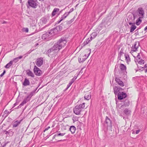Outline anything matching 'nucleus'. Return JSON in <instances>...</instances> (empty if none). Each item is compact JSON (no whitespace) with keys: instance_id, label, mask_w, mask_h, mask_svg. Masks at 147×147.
<instances>
[{"instance_id":"1","label":"nucleus","mask_w":147,"mask_h":147,"mask_svg":"<svg viewBox=\"0 0 147 147\" xmlns=\"http://www.w3.org/2000/svg\"><path fill=\"white\" fill-rule=\"evenodd\" d=\"M66 43L65 38H61L54 44L53 47L57 51H59L65 46Z\"/></svg>"},{"instance_id":"2","label":"nucleus","mask_w":147,"mask_h":147,"mask_svg":"<svg viewBox=\"0 0 147 147\" xmlns=\"http://www.w3.org/2000/svg\"><path fill=\"white\" fill-rule=\"evenodd\" d=\"M144 11L142 7H139L136 11L133 14L134 19H135L138 17L143 18L144 17Z\"/></svg>"},{"instance_id":"3","label":"nucleus","mask_w":147,"mask_h":147,"mask_svg":"<svg viewBox=\"0 0 147 147\" xmlns=\"http://www.w3.org/2000/svg\"><path fill=\"white\" fill-rule=\"evenodd\" d=\"M85 107V103L76 106L74 110V113L76 115L80 114L81 112Z\"/></svg>"},{"instance_id":"4","label":"nucleus","mask_w":147,"mask_h":147,"mask_svg":"<svg viewBox=\"0 0 147 147\" xmlns=\"http://www.w3.org/2000/svg\"><path fill=\"white\" fill-rule=\"evenodd\" d=\"M28 3L30 6L34 8H36L38 6L37 0H28Z\"/></svg>"},{"instance_id":"5","label":"nucleus","mask_w":147,"mask_h":147,"mask_svg":"<svg viewBox=\"0 0 147 147\" xmlns=\"http://www.w3.org/2000/svg\"><path fill=\"white\" fill-rule=\"evenodd\" d=\"M34 72L35 75L38 76H41L42 74V71L40 69L37 67L36 65L34 67Z\"/></svg>"},{"instance_id":"6","label":"nucleus","mask_w":147,"mask_h":147,"mask_svg":"<svg viewBox=\"0 0 147 147\" xmlns=\"http://www.w3.org/2000/svg\"><path fill=\"white\" fill-rule=\"evenodd\" d=\"M127 96L126 94L123 92H119L118 93L117 97L119 100H122L126 98Z\"/></svg>"},{"instance_id":"7","label":"nucleus","mask_w":147,"mask_h":147,"mask_svg":"<svg viewBox=\"0 0 147 147\" xmlns=\"http://www.w3.org/2000/svg\"><path fill=\"white\" fill-rule=\"evenodd\" d=\"M139 45V42H135L134 45L132 46L131 51V53H133L134 52L137 51Z\"/></svg>"},{"instance_id":"8","label":"nucleus","mask_w":147,"mask_h":147,"mask_svg":"<svg viewBox=\"0 0 147 147\" xmlns=\"http://www.w3.org/2000/svg\"><path fill=\"white\" fill-rule=\"evenodd\" d=\"M32 96V93H31L30 94L28 95L26 98L24 99L22 102L21 103V105H24L29 101Z\"/></svg>"},{"instance_id":"9","label":"nucleus","mask_w":147,"mask_h":147,"mask_svg":"<svg viewBox=\"0 0 147 147\" xmlns=\"http://www.w3.org/2000/svg\"><path fill=\"white\" fill-rule=\"evenodd\" d=\"M140 57L139 53H138L136 59H135V61L136 62L137 61L139 64L142 65L144 63V61L142 59H140Z\"/></svg>"},{"instance_id":"10","label":"nucleus","mask_w":147,"mask_h":147,"mask_svg":"<svg viewBox=\"0 0 147 147\" xmlns=\"http://www.w3.org/2000/svg\"><path fill=\"white\" fill-rule=\"evenodd\" d=\"M57 32V30L56 28H54L51 29L48 32L49 36L51 37L54 36Z\"/></svg>"},{"instance_id":"11","label":"nucleus","mask_w":147,"mask_h":147,"mask_svg":"<svg viewBox=\"0 0 147 147\" xmlns=\"http://www.w3.org/2000/svg\"><path fill=\"white\" fill-rule=\"evenodd\" d=\"M43 63V60L42 58H38L36 62V65L38 67L40 66Z\"/></svg>"},{"instance_id":"12","label":"nucleus","mask_w":147,"mask_h":147,"mask_svg":"<svg viewBox=\"0 0 147 147\" xmlns=\"http://www.w3.org/2000/svg\"><path fill=\"white\" fill-rule=\"evenodd\" d=\"M22 119L20 121L17 120L14 122L12 124L13 127H18L19 125L20 124L21 122L22 121Z\"/></svg>"},{"instance_id":"13","label":"nucleus","mask_w":147,"mask_h":147,"mask_svg":"<svg viewBox=\"0 0 147 147\" xmlns=\"http://www.w3.org/2000/svg\"><path fill=\"white\" fill-rule=\"evenodd\" d=\"M56 51H57L53 47V46L48 50L47 52V53L50 55L51 53H52L53 54H54Z\"/></svg>"},{"instance_id":"14","label":"nucleus","mask_w":147,"mask_h":147,"mask_svg":"<svg viewBox=\"0 0 147 147\" xmlns=\"http://www.w3.org/2000/svg\"><path fill=\"white\" fill-rule=\"evenodd\" d=\"M115 80L118 84L120 86L122 87L124 86V85L123 82L121 81L119 78H115Z\"/></svg>"},{"instance_id":"15","label":"nucleus","mask_w":147,"mask_h":147,"mask_svg":"<svg viewBox=\"0 0 147 147\" xmlns=\"http://www.w3.org/2000/svg\"><path fill=\"white\" fill-rule=\"evenodd\" d=\"M105 123L108 127H111V121L107 117H106L105 120Z\"/></svg>"},{"instance_id":"16","label":"nucleus","mask_w":147,"mask_h":147,"mask_svg":"<svg viewBox=\"0 0 147 147\" xmlns=\"http://www.w3.org/2000/svg\"><path fill=\"white\" fill-rule=\"evenodd\" d=\"M51 37L48 32L43 34L42 36V38L43 39H47Z\"/></svg>"},{"instance_id":"17","label":"nucleus","mask_w":147,"mask_h":147,"mask_svg":"<svg viewBox=\"0 0 147 147\" xmlns=\"http://www.w3.org/2000/svg\"><path fill=\"white\" fill-rule=\"evenodd\" d=\"M84 56H80L78 58V61L80 63L83 62L87 59V57L84 58Z\"/></svg>"},{"instance_id":"18","label":"nucleus","mask_w":147,"mask_h":147,"mask_svg":"<svg viewBox=\"0 0 147 147\" xmlns=\"http://www.w3.org/2000/svg\"><path fill=\"white\" fill-rule=\"evenodd\" d=\"M69 130L72 134H74L75 133L76 130V128L74 126H71L70 127Z\"/></svg>"},{"instance_id":"19","label":"nucleus","mask_w":147,"mask_h":147,"mask_svg":"<svg viewBox=\"0 0 147 147\" xmlns=\"http://www.w3.org/2000/svg\"><path fill=\"white\" fill-rule=\"evenodd\" d=\"M30 82L29 80L26 78H25L24 81L23 83V84L24 86H27L30 84Z\"/></svg>"},{"instance_id":"20","label":"nucleus","mask_w":147,"mask_h":147,"mask_svg":"<svg viewBox=\"0 0 147 147\" xmlns=\"http://www.w3.org/2000/svg\"><path fill=\"white\" fill-rule=\"evenodd\" d=\"M22 56H20L18 57L14 58L12 61H13V63L14 62L15 63H16V62L18 61L19 59H21L22 58Z\"/></svg>"},{"instance_id":"21","label":"nucleus","mask_w":147,"mask_h":147,"mask_svg":"<svg viewBox=\"0 0 147 147\" xmlns=\"http://www.w3.org/2000/svg\"><path fill=\"white\" fill-rule=\"evenodd\" d=\"M123 113L126 115H129L131 113V111L127 109H125L123 111Z\"/></svg>"},{"instance_id":"22","label":"nucleus","mask_w":147,"mask_h":147,"mask_svg":"<svg viewBox=\"0 0 147 147\" xmlns=\"http://www.w3.org/2000/svg\"><path fill=\"white\" fill-rule=\"evenodd\" d=\"M59 9L57 8H55L52 13V16H54L56 14V12L59 11Z\"/></svg>"},{"instance_id":"23","label":"nucleus","mask_w":147,"mask_h":147,"mask_svg":"<svg viewBox=\"0 0 147 147\" xmlns=\"http://www.w3.org/2000/svg\"><path fill=\"white\" fill-rule=\"evenodd\" d=\"M124 56L127 62H129L130 61V58L129 57V55L127 54H125Z\"/></svg>"},{"instance_id":"24","label":"nucleus","mask_w":147,"mask_h":147,"mask_svg":"<svg viewBox=\"0 0 147 147\" xmlns=\"http://www.w3.org/2000/svg\"><path fill=\"white\" fill-rule=\"evenodd\" d=\"M91 40H90L89 38H88L82 44V45H83V46H85L87 44H88L90 42Z\"/></svg>"},{"instance_id":"25","label":"nucleus","mask_w":147,"mask_h":147,"mask_svg":"<svg viewBox=\"0 0 147 147\" xmlns=\"http://www.w3.org/2000/svg\"><path fill=\"white\" fill-rule=\"evenodd\" d=\"M84 98L85 99L89 100L91 98V95L89 93H86L84 96Z\"/></svg>"},{"instance_id":"26","label":"nucleus","mask_w":147,"mask_h":147,"mask_svg":"<svg viewBox=\"0 0 147 147\" xmlns=\"http://www.w3.org/2000/svg\"><path fill=\"white\" fill-rule=\"evenodd\" d=\"M13 63V61H10L5 66V67L7 69L9 68V67L12 65Z\"/></svg>"},{"instance_id":"27","label":"nucleus","mask_w":147,"mask_h":147,"mask_svg":"<svg viewBox=\"0 0 147 147\" xmlns=\"http://www.w3.org/2000/svg\"><path fill=\"white\" fill-rule=\"evenodd\" d=\"M138 19L136 20V24L137 25H139L142 22V20L141 19L142 18H140V17H138Z\"/></svg>"},{"instance_id":"28","label":"nucleus","mask_w":147,"mask_h":147,"mask_svg":"<svg viewBox=\"0 0 147 147\" xmlns=\"http://www.w3.org/2000/svg\"><path fill=\"white\" fill-rule=\"evenodd\" d=\"M140 68H139V69L140 70L141 69H142V70H144L146 73L147 72V65L146 64H145L144 67H142L140 66Z\"/></svg>"},{"instance_id":"29","label":"nucleus","mask_w":147,"mask_h":147,"mask_svg":"<svg viewBox=\"0 0 147 147\" xmlns=\"http://www.w3.org/2000/svg\"><path fill=\"white\" fill-rule=\"evenodd\" d=\"M136 26L135 24H133L130 27V32H132L136 28Z\"/></svg>"},{"instance_id":"30","label":"nucleus","mask_w":147,"mask_h":147,"mask_svg":"<svg viewBox=\"0 0 147 147\" xmlns=\"http://www.w3.org/2000/svg\"><path fill=\"white\" fill-rule=\"evenodd\" d=\"M120 68L122 70H126V67L123 64H120Z\"/></svg>"},{"instance_id":"31","label":"nucleus","mask_w":147,"mask_h":147,"mask_svg":"<svg viewBox=\"0 0 147 147\" xmlns=\"http://www.w3.org/2000/svg\"><path fill=\"white\" fill-rule=\"evenodd\" d=\"M97 36V33L96 32H93L91 35L90 39L92 40V39L95 38Z\"/></svg>"},{"instance_id":"32","label":"nucleus","mask_w":147,"mask_h":147,"mask_svg":"<svg viewBox=\"0 0 147 147\" xmlns=\"http://www.w3.org/2000/svg\"><path fill=\"white\" fill-rule=\"evenodd\" d=\"M27 74L29 76H31L32 77H34V75L33 73L30 70H28L27 71Z\"/></svg>"},{"instance_id":"33","label":"nucleus","mask_w":147,"mask_h":147,"mask_svg":"<svg viewBox=\"0 0 147 147\" xmlns=\"http://www.w3.org/2000/svg\"><path fill=\"white\" fill-rule=\"evenodd\" d=\"M68 15L66 13V12L62 16L60 19L62 21Z\"/></svg>"},{"instance_id":"34","label":"nucleus","mask_w":147,"mask_h":147,"mask_svg":"<svg viewBox=\"0 0 147 147\" xmlns=\"http://www.w3.org/2000/svg\"><path fill=\"white\" fill-rule=\"evenodd\" d=\"M114 92L115 94L116 95L117 94H118V92L119 91V90H118V88L117 87L115 86L114 88Z\"/></svg>"},{"instance_id":"35","label":"nucleus","mask_w":147,"mask_h":147,"mask_svg":"<svg viewBox=\"0 0 147 147\" xmlns=\"http://www.w3.org/2000/svg\"><path fill=\"white\" fill-rule=\"evenodd\" d=\"M87 51H88V52H89L88 55H87L86 54H85L84 55V56L86 57H87V58L89 56L90 54L91 50L90 49H87Z\"/></svg>"},{"instance_id":"36","label":"nucleus","mask_w":147,"mask_h":147,"mask_svg":"<svg viewBox=\"0 0 147 147\" xmlns=\"http://www.w3.org/2000/svg\"><path fill=\"white\" fill-rule=\"evenodd\" d=\"M74 20L73 19L69 21H67L66 23L67 24H70L74 21Z\"/></svg>"},{"instance_id":"37","label":"nucleus","mask_w":147,"mask_h":147,"mask_svg":"<svg viewBox=\"0 0 147 147\" xmlns=\"http://www.w3.org/2000/svg\"><path fill=\"white\" fill-rule=\"evenodd\" d=\"M124 104L126 106H128L129 104V102L128 100H126L125 101Z\"/></svg>"},{"instance_id":"38","label":"nucleus","mask_w":147,"mask_h":147,"mask_svg":"<svg viewBox=\"0 0 147 147\" xmlns=\"http://www.w3.org/2000/svg\"><path fill=\"white\" fill-rule=\"evenodd\" d=\"M74 10L73 8H72L69 11V12H66V13L68 15L69 14L72 12Z\"/></svg>"},{"instance_id":"39","label":"nucleus","mask_w":147,"mask_h":147,"mask_svg":"<svg viewBox=\"0 0 147 147\" xmlns=\"http://www.w3.org/2000/svg\"><path fill=\"white\" fill-rule=\"evenodd\" d=\"M65 134V133H59L57 134V136H64Z\"/></svg>"},{"instance_id":"40","label":"nucleus","mask_w":147,"mask_h":147,"mask_svg":"<svg viewBox=\"0 0 147 147\" xmlns=\"http://www.w3.org/2000/svg\"><path fill=\"white\" fill-rule=\"evenodd\" d=\"M123 53V51L122 49H121L120 53L119 54V56H121Z\"/></svg>"},{"instance_id":"41","label":"nucleus","mask_w":147,"mask_h":147,"mask_svg":"<svg viewBox=\"0 0 147 147\" xmlns=\"http://www.w3.org/2000/svg\"><path fill=\"white\" fill-rule=\"evenodd\" d=\"M75 80H76V78H74L71 79V82H70L72 84L74 82Z\"/></svg>"},{"instance_id":"42","label":"nucleus","mask_w":147,"mask_h":147,"mask_svg":"<svg viewBox=\"0 0 147 147\" xmlns=\"http://www.w3.org/2000/svg\"><path fill=\"white\" fill-rule=\"evenodd\" d=\"M72 84L71 83L69 82V84L67 85V89H68L70 86Z\"/></svg>"},{"instance_id":"43","label":"nucleus","mask_w":147,"mask_h":147,"mask_svg":"<svg viewBox=\"0 0 147 147\" xmlns=\"http://www.w3.org/2000/svg\"><path fill=\"white\" fill-rule=\"evenodd\" d=\"M18 103H19V102H16L14 104L13 106V108L14 107H15V106H16L17 105H18Z\"/></svg>"},{"instance_id":"44","label":"nucleus","mask_w":147,"mask_h":147,"mask_svg":"<svg viewBox=\"0 0 147 147\" xmlns=\"http://www.w3.org/2000/svg\"><path fill=\"white\" fill-rule=\"evenodd\" d=\"M5 70H4V71H3V73H2L1 75H0V76L1 77H2L3 76V75H4V74H5Z\"/></svg>"},{"instance_id":"45","label":"nucleus","mask_w":147,"mask_h":147,"mask_svg":"<svg viewBox=\"0 0 147 147\" xmlns=\"http://www.w3.org/2000/svg\"><path fill=\"white\" fill-rule=\"evenodd\" d=\"M8 142H7L6 143H5V144H3V145H2V147H5L7 145V144L8 143Z\"/></svg>"},{"instance_id":"46","label":"nucleus","mask_w":147,"mask_h":147,"mask_svg":"<svg viewBox=\"0 0 147 147\" xmlns=\"http://www.w3.org/2000/svg\"><path fill=\"white\" fill-rule=\"evenodd\" d=\"M140 131V129L136 130V134H138L139 133V132Z\"/></svg>"},{"instance_id":"47","label":"nucleus","mask_w":147,"mask_h":147,"mask_svg":"<svg viewBox=\"0 0 147 147\" xmlns=\"http://www.w3.org/2000/svg\"><path fill=\"white\" fill-rule=\"evenodd\" d=\"M23 105H21V103L20 104V105L18 106L16 109H17L18 108H20L22 106H23Z\"/></svg>"},{"instance_id":"48","label":"nucleus","mask_w":147,"mask_h":147,"mask_svg":"<svg viewBox=\"0 0 147 147\" xmlns=\"http://www.w3.org/2000/svg\"><path fill=\"white\" fill-rule=\"evenodd\" d=\"M50 128V126L48 127L47 128L45 129L44 131H46L47 130Z\"/></svg>"},{"instance_id":"49","label":"nucleus","mask_w":147,"mask_h":147,"mask_svg":"<svg viewBox=\"0 0 147 147\" xmlns=\"http://www.w3.org/2000/svg\"><path fill=\"white\" fill-rule=\"evenodd\" d=\"M25 31L26 32H28V28H25Z\"/></svg>"},{"instance_id":"50","label":"nucleus","mask_w":147,"mask_h":147,"mask_svg":"<svg viewBox=\"0 0 147 147\" xmlns=\"http://www.w3.org/2000/svg\"><path fill=\"white\" fill-rule=\"evenodd\" d=\"M5 134H9V132L8 131H5Z\"/></svg>"},{"instance_id":"51","label":"nucleus","mask_w":147,"mask_h":147,"mask_svg":"<svg viewBox=\"0 0 147 147\" xmlns=\"http://www.w3.org/2000/svg\"><path fill=\"white\" fill-rule=\"evenodd\" d=\"M129 25H131V26H132L133 24H134L133 23H131V22H129Z\"/></svg>"},{"instance_id":"52","label":"nucleus","mask_w":147,"mask_h":147,"mask_svg":"<svg viewBox=\"0 0 147 147\" xmlns=\"http://www.w3.org/2000/svg\"><path fill=\"white\" fill-rule=\"evenodd\" d=\"M144 30L145 31H147V26L145 28Z\"/></svg>"},{"instance_id":"53","label":"nucleus","mask_w":147,"mask_h":147,"mask_svg":"<svg viewBox=\"0 0 147 147\" xmlns=\"http://www.w3.org/2000/svg\"><path fill=\"white\" fill-rule=\"evenodd\" d=\"M62 20H61V19H60V20L58 21V23H59Z\"/></svg>"},{"instance_id":"54","label":"nucleus","mask_w":147,"mask_h":147,"mask_svg":"<svg viewBox=\"0 0 147 147\" xmlns=\"http://www.w3.org/2000/svg\"><path fill=\"white\" fill-rule=\"evenodd\" d=\"M117 108L118 110H119V109H120V108H119V107H117Z\"/></svg>"},{"instance_id":"55","label":"nucleus","mask_w":147,"mask_h":147,"mask_svg":"<svg viewBox=\"0 0 147 147\" xmlns=\"http://www.w3.org/2000/svg\"><path fill=\"white\" fill-rule=\"evenodd\" d=\"M39 1H44V0H39Z\"/></svg>"},{"instance_id":"56","label":"nucleus","mask_w":147,"mask_h":147,"mask_svg":"<svg viewBox=\"0 0 147 147\" xmlns=\"http://www.w3.org/2000/svg\"><path fill=\"white\" fill-rule=\"evenodd\" d=\"M123 106V105H121V108Z\"/></svg>"},{"instance_id":"57","label":"nucleus","mask_w":147,"mask_h":147,"mask_svg":"<svg viewBox=\"0 0 147 147\" xmlns=\"http://www.w3.org/2000/svg\"><path fill=\"white\" fill-rule=\"evenodd\" d=\"M74 78H76V77H74Z\"/></svg>"},{"instance_id":"58","label":"nucleus","mask_w":147,"mask_h":147,"mask_svg":"<svg viewBox=\"0 0 147 147\" xmlns=\"http://www.w3.org/2000/svg\"><path fill=\"white\" fill-rule=\"evenodd\" d=\"M137 66H138V67L139 68V66L138 65H137Z\"/></svg>"}]
</instances>
